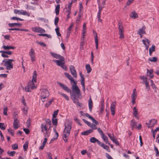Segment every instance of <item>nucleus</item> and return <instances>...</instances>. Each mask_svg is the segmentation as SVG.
<instances>
[{"label": "nucleus", "mask_w": 159, "mask_h": 159, "mask_svg": "<svg viewBox=\"0 0 159 159\" xmlns=\"http://www.w3.org/2000/svg\"><path fill=\"white\" fill-rule=\"evenodd\" d=\"M101 146L104 149L106 150L107 152H110V150L108 146L104 143H102Z\"/></svg>", "instance_id": "28"}, {"label": "nucleus", "mask_w": 159, "mask_h": 159, "mask_svg": "<svg viewBox=\"0 0 159 159\" xmlns=\"http://www.w3.org/2000/svg\"><path fill=\"white\" fill-rule=\"evenodd\" d=\"M118 26L119 33L120 35L119 38L120 39H123L124 38L123 34L124 28L122 25V21L119 20L118 24Z\"/></svg>", "instance_id": "8"}, {"label": "nucleus", "mask_w": 159, "mask_h": 159, "mask_svg": "<svg viewBox=\"0 0 159 159\" xmlns=\"http://www.w3.org/2000/svg\"><path fill=\"white\" fill-rule=\"evenodd\" d=\"M85 68L86 70H87V73H90L92 70V69L90 67V65L89 64H88L86 65Z\"/></svg>", "instance_id": "30"}, {"label": "nucleus", "mask_w": 159, "mask_h": 159, "mask_svg": "<svg viewBox=\"0 0 159 159\" xmlns=\"http://www.w3.org/2000/svg\"><path fill=\"white\" fill-rule=\"evenodd\" d=\"M8 133L11 134L12 136H13L14 133V130H12L11 128H9L7 129Z\"/></svg>", "instance_id": "36"}, {"label": "nucleus", "mask_w": 159, "mask_h": 159, "mask_svg": "<svg viewBox=\"0 0 159 159\" xmlns=\"http://www.w3.org/2000/svg\"><path fill=\"white\" fill-rule=\"evenodd\" d=\"M53 101V99H52L50 101H49L48 103H47L45 104V106L47 107H48L49 105H51V104L52 103V102Z\"/></svg>", "instance_id": "45"}, {"label": "nucleus", "mask_w": 159, "mask_h": 159, "mask_svg": "<svg viewBox=\"0 0 159 159\" xmlns=\"http://www.w3.org/2000/svg\"><path fill=\"white\" fill-rule=\"evenodd\" d=\"M153 72V70H152L151 69L150 70H148V69H147V76L151 78H152L154 76V75L152 74Z\"/></svg>", "instance_id": "20"}, {"label": "nucleus", "mask_w": 159, "mask_h": 159, "mask_svg": "<svg viewBox=\"0 0 159 159\" xmlns=\"http://www.w3.org/2000/svg\"><path fill=\"white\" fill-rule=\"evenodd\" d=\"M140 78L141 80H143V82H142L143 84H145L146 82V80H147V77H145L144 76H140Z\"/></svg>", "instance_id": "38"}, {"label": "nucleus", "mask_w": 159, "mask_h": 159, "mask_svg": "<svg viewBox=\"0 0 159 159\" xmlns=\"http://www.w3.org/2000/svg\"><path fill=\"white\" fill-rule=\"evenodd\" d=\"M7 109L8 108L7 107H4L3 111V114L4 115L7 116L8 115L7 113Z\"/></svg>", "instance_id": "39"}, {"label": "nucleus", "mask_w": 159, "mask_h": 159, "mask_svg": "<svg viewBox=\"0 0 159 159\" xmlns=\"http://www.w3.org/2000/svg\"><path fill=\"white\" fill-rule=\"evenodd\" d=\"M92 101L90 97L89 100V107L90 111H91L93 107Z\"/></svg>", "instance_id": "22"}, {"label": "nucleus", "mask_w": 159, "mask_h": 159, "mask_svg": "<svg viewBox=\"0 0 159 159\" xmlns=\"http://www.w3.org/2000/svg\"><path fill=\"white\" fill-rule=\"evenodd\" d=\"M157 120L155 119H152L149 121V123L148 124V127L149 128L150 127H153L155 125L157 124Z\"/></svg>", "instance_id": "15"}, {"label": "nucleus", "mask_w": 159, "mask_h": 159, "mask_svg": "<svg viewBox=\"0 0 159 159\" xmlns=\"http://www.w3.org/2000/svg\"><path fill=\"white\" fill-rule=\"evenodd\" d=\"M65 128L63 132V139L65 143L67 142L68 137L69 136L71 129V124L70 122L67 121L65 125Z\"/></svg>", "instance_id": "1"}, {"label": "nucleus", "mask_w": 159, "mask_h": 159, "mask_svg": "<svg viewBox=\"0 0 159 159\" xmlns=\"http://www.w3.org/2000/svg\"><path fill=\"white\" fill-rule=\"evenodd\" d=\"M16 152L15 151H11L10 152H9V151H8L7 152V154L8 155H9L10 156H13L15 154Z\"/></svg>", "instance_id": "44"}, {"label": "nucleus", "mask_w": 159, "mask_h": 159, "mask_svg": "<svg viewBox=\"0 0 159 159\" xmlns=\"http://www.w3.org/2000/svg\"><path fill=\"white\" fill-rule=\"evenodd\" d=\"M14 13L16 14H18L20 15H26L28 16H30V14L27 12L25 11L24 10H19L17 9H14Z\"/></svg>", "instance_id": "9"}, {"label": "nucleus", "mask_w": 159, "mask_h": 159, "mask_svg": "<svg viewBox=\"0 0 159 159\" xmlns=\"http://www.w3.org/2000/svg\"><path fill=\"white\" fill-rule=\"evenodd\" d=\"M145 40H142V41L145 46H146L147 45L146 43V42H147L148 44H149L150 43V41L147 39L145 38Z\"/></svg>", "instance_id": "35"}, {"label": "nucleus", "mask_w": 159, "mask_h": 159, "mask_svg": "<svg viewBox=\"0 0 159 159\" xmlns=\"http://www.w3.org/2000/svg\"><path fill=\"white\" fill-rule=\"evenodd\" d=\"M89 133L88 131V130L84 131V132H82L81 133V135H87Z\"/></svg>", "instance_id": "60"}, {"label": "nucleus", "mask_w": 159, "mask_h": 159, "mask_svg": "<svg viewBox=\"0 0 159 159\" xmlns=\"http://www.w3.org/2000/svg\"><path fill=\"white\" fill-rule=\"evenodd\" d=\"M29 54L30 56L31 60L32 61H34L35 60V53L34 50L31 48L30 52L29 53Z\"/></svg>", "instance_id": "11"}, {"label": "nucleus", "mask_w": 159, "mask_h": 159, "mask_svg": "<svg viewBox=\"0 0 159 159\" xmlns=\"http://www.w3.org/2000/svg\"><path fill=\"white\" fill-rule=\"evenodd\" d=\"M58 93L61 95L62 97L64 98L67 101H68L69 100V97L65 94L63 93L62 92H58Z\"/></svg>", "instance_id": "27"}, {"label": "nucleus", "mask_w": 159, "mask_h": 159, "mask_svg": "<svg viewBox=\"0 0 159 159\" xmlns=\"http://www.w3.org/2000/svg\"><path fill=\"white\" fill-rule=\"evenodd\" d=\"M31 120L30 119H29L26 122L27 126L28 127H29L30 125Z\"/></svg>", "instance_id": "55"}, {"label": "nucleus", "mask_w": 159, "mask_h": 159, "mask_svg": "<svg viewBox=\"0 0 159 159\" xmlns=\"http://www.w3.org/2000/svg\"><path fill=\"white\" fill-rule=\"evenodd\" d=\"M29 143L28 141H26L25 142V144L23 145V149L24 150V151H26L27 150L28 148Z\"/></svg>", "instance_id": "37"}, {"label": "nucleus", "mask_w": 159, "mask_h": 159, "mask_svg": "<svg viewBox=\"0 0 159 159\" xmlns=\"http://www.w3.org/2000/svg\"><path fill=\"white\" fill-rule=\"evenodd\" d=\"M64 74L66 77L69 80L71 81L74 78L71 76V75L67 73H65Z\"/></svg>", "instance_id": "31"}, {"label": "nucleus", "mask_w": 159, "mask_h": 159, "mask_svg": "<svg viewBox=\"0 0 159 159\" xmlns=\"http://www.w3.org/2000/svg\"><path fill=\"white\" fill-rule=\"evenodd\" d=\"M91 120L92 122L94 124V125H97L98 124V122L93 117Z\"/></svg>", "instance_id": "57"}, {"label": "nucleus", "mask_w": 159, "mask_h": 159, "mask_svg": "<svg viewBox=\"0 0 159 159\" xmlns=\"http://www.w3.org/2000/svg\"><path fill=\"white\" fill-rule=\"evenodd\" d=\"M95 38V41L96 44V48L97 49H98V38L97 35V33H96V35L94 37Z\"/></svg>", "instance_id": "26"}, {"label": "nucleus", "mask_w": 159, "mask_h": 159, "mask_svg": "<svg viewBox=\"0 0 159 159\" xmlns=\"http://www.w3.org/2000/svg\"><path fill=\"white\" fill-rule=\"evenodd\" d=\"M60 6V4H57L56 7L55 11L57 15H58L59 13Z\"/></svg>", "instance_id": "32"}, {"label": "nucleus", "mask_w": 159, "mask_h": 159, "mask_svg": "<svg viewBox=\"0 0 159 159\" xmlns=\"http://www.w3.org/2000/svg\"><path fill=\"white\" fill-rule=\"evenodd\" d=\"M14 60L11 59H5L2 61L4 62V66H6L7 70H10L13 68V64L12 63Z\"/></svg>", "instance_id": "5"}, {"label": "nucleus", "mask_w": 159, "mask_h": 159, "mask_svg": "<svg viewBox=\"0 0 159 159\" xmlns=\"http://www.w3.org/2000/svg\"><path fill=\"white\" fill-rule=\"evenodd\" d=\"M82 120L84 122H85L86 124L88 126H90L91 123L88 121H87V120H86L85 119H82Z\"/></svg>", "instance_id": "56"}, {"label": "nucleus", "mask_w": 159, "mask_h": 159, "mask_svg": "<svg viewBox=\"0 0 159 159\" xmlns=\"http://www.w3.org/2000/svg\"><path fill=\"white\" fill-rule=\"evenodd\" d=\"M0 128L2 130H5L6 129L3 123H0Z\"/></svg>", "instance_id": "49"}, {"label": "nucleus", "mask_w": 159, "mask_h": 159, "mask_svg": "<svg viewBox=\"0 0 159 159\" xmlns=\"http://www.w3.org/2000/svg\"><path fill=\"white\" fill-rule=\"evenodd\" d=\"M41 129H43L45 131L47 130L48 127L46 125V124L44 125V124H42L41 126Z\"/></svg>", "instance_id": "43"}, {"label": "nucleus", "mask_w": 159, "mask_h": 159, "mask_svg": "<svg viewBox=\"0 0 159 159\" xmlns=\"http://www.w3.org/2000/svg\"><path fill=\"white\" fill-rule=\"evenodd\" d=\"M8 25L10 27H13L15 26H17L19 27H21L22 25V24L20 23H9Z\"/></svg>", "instance_id": "24"}, {"label": "nucleus", "mask_w": 159, "mask_h": 159, "mask_svg": "<svg viewBox=\"0 0 159 159\" xmlns=\"http://www.w3.org/2000/svg\"><path fill=\"white\" fill-rule=\"evenodd\" d=\"M130 17L134 19H135L138 18V16L136 12L135 11H133L131 13Z\"/></svg>", "instance_id": "21"}, {"label": "nucleus", "mask_w": 159, "mask_h": 159, "mask_svg": "<svg viewBox=\"0 0 159 159\" xmlns=\"http://www.w3.org/2000/svg\"><path fill=\"white\" fill-rule=\"evenodd\" d=\"M145 84L146 85V89H148V90H149L150 89V87L148 84V82L147 80H146V82Z\"/></svg>", "instance_id": "58"}, {"label": "nucleus", "mask_w": 159, "mask_h": 159, "mask_svg": "<svg viewBox=\"0 0 159 159\" xmlns=\"http://www.w3.org/2000/svg\"><path fill=\"white\" fill-rule=\"evenodd\" d=\"M57 84L59 86L61 87L64 90L67 92L70 93V96L72 100L74 102L76 103V102L75 100L77 99V97L75 95L74 92H71V91L70 89H69L65 85L60 82H57Z\"/></svg>", "instance_id": "2"}, {"label": "nucleus", "mask_w": 159, "mask_h": 159, "mask_svg": "<svg viewBox=\"0 0 159 159\" xmlns=\"http://www.w3.org/2000/svg\"><path fill=\"white\" fill-rule=\"evenodd\" d=\"M2 47L5 50H8L10 49H14L15 48V47L8 45L6 46L5 45H3Z\"/></svg>", "instance_id": "25"}, {"label": "nucleus", "mask_w": 159, "mask_h": 159, "mask_svg": "<svg viewBox=\"0 0 159 159\" xmlns=\"http://www.w3.org/2000/svg\"><path fill=\"white\" fill-rule=\"evenodd\" d=\"M19 121L17 119V118H14V122L13 123V126L14 128L15 129H17L19 128Z\"/></svg>", "instance_id": "14"}, {"label": "nucleus", "mask_w": 159, "mask_h": 159, "mask_svg": "<svg viewBox=\"0 0 159 159\" xmlns=\"http://www.w3.org/2000/svg\"><path fill=\"white\" fill-rule=\"evenodd\" d=\"M85 116L86 117H88L90 119V120H92V119L93 118V117L91 116L88 113H86L85 114Z\"/></svg>", "instance_id": "61"}, {"label": "nucleus", "mask_w": 159, "mask_h": 159, "mask_svg": "<svg viewBox=\"0 0 159 159\" xmlns=\"http://www.w3.org/2000/svg\"><path fill=\"white\" fill-rule=\"evenodd\" d=\"M59 19L58 17H56L55 18V21H54V24L57 26L59 21Z\"/></svg>", "instance_id": "50"}, {"label": "nucleus", "mask_w": 159, "mask_h": 159, "mask_svg": "<svg viewBox=\"0 0 159 159\" xmlns=\"http://www.w3.org/2000/svg\"><path fill=\"white\" fill-rule=\"evenodd\" d=\"M70 73L73 75V76L75 78H76L77 75L76 71L75 69V67L73 66H70Z\"/></svg>", "instance_id": "12"}, {"label": "nucleus", "mask_w": 159, "mask_h": 159, "mask_svg": "<svg viewBox=\"0 0 159 159\" xmlns=\"http://www.w3.org/2000/svg\"><path fill=\"white\" fill-rule=\"evenodd\" d=\"M108 135L111 140L115 138L113 134H111L110 133H108Z\"/></svg>", "instance_id": "53"}, {"label": "nucleus", "mask_w": 159, "mask_h": 159, "mask_svg": "<svg viewBox=\"0 0 159 159\" xmlns=\"http://www.w3.org/2000/svg\"><path fill=\"white\" fill-rule=\"evenodd\" d=\"M52 123L53 125L57 126V118H53L52 119Z\"/></svg>", "instance_id": "34"}, {"label": "nucleus", "mask_w": 159, "mask_h": 159, "mask_svg": "<svg viewBox=\"0 0 159 159\" xmlns=\"http://www.w3.org/2000/svg\"><path fill=\"white\" fill-rule=\"evenodd\" d=\"M73 24H71L70 25V26L67 29V32L71 33V29L73 27Z\"/></svg>", "instance_id": "51"}, {"label": "nucleus", "mask_w": 159, "mask_h": 159, "mask_svg": "<svg viewBox=\"0 0 159 159\" xmlns=\"http://www.w3.org/2000/svg\"><path fill=\"white\" fill-rule=\"evenodd\" d=\"M97 139L95 137H92L90 139V142L93 143H95L96 142Z\"/></svg>", "instance_id": "40"}, {"label": "nucleus", "mask_w": 159, "mask_h": 159, "mask_svg": "<svg viewBox=\"0 0 159 159\" xmlns=\"http://www.w3.org/2000/svg\"><path fill=\"white\" fill-rule=\"evenodd\" d=\"M137 122L135 121V120H131L130 123V125H131L132 129L133 130L134 129L136 125Z\"/></svg>", "instance_id": "23"}, {"label": "nucleus", "mask_w": 159, "mask_h": 159, "mask_svg": "<svg viewBox=\"0 0 159 159\" xmlns=\"http://www.w3.org/2000/svg\"><path fill=\"white\" fill-rule=\"evenodd\" d=\"M96 125H94L93 124H91V123L90 126H89L92 129H97Z\"/></svg>", "instance_id": "48"}, {"label": "nucleus", "mask_w": 159, "mask_h": 159, "mask_svg": "<svg viewBox=\"0 0 159 159\" xmlns=\"http://www.w3.org/2000/svg\"><path fill=\"white\" fill-rule=\"evenodd\" d=\"M106 155L107 158L108 159H113L111 156L108 153H106Z\"/></svg>", "instance_id": "64"}, {"label": "nucleus", "mask_w": 159, "mask_h": 159, "mask_svg": "<svg viewBox=\"0 0 159 159\" xmlns=\"http://www.w3.org/2000/svg\"><path fill=\"white\" fill-rule=\"evenodd\" d=\"M12 148L13 149V150H16V149H17L18 148V145L15 143L13 145H12Z\"/></svg>", "instance_id": "52"}, {"label": "nucleus", "mask_w": 159, "mask_h": 159, "mask_svg": "<svg viewBox=\"0 0 159 159\" xmlns=\"http://www.w3.org/2000/svg\"><path fill=\"white\" fill-rule=\"evenodd\" d=\"M25 90L26 92H30L31 90L29 88L28 86H26L25 87Z\"/></svg>", "instance_id": "59"}, {"label": "nucleus", "mask_w": 159, "mask_h": 159, "mask_svg": "<svg viewBox=\"0 0 159 159\" xmlns=\"http://www.w3.org/2000/svg\"><path fill=\"white\" fill-rule=\"evenodd\" d=\"M32 30L34 32L40 33H45V31L44 29L38 27H34L32 28Z\"/></svg>", "instance_id": "10"}, {"label": "nucleus", "mask_w": 159, "mask_h": 159, "mask_svg": "<svg viewBox=\"0 0 159 159\" xmlns=\"http://www.w3.org/2000/svg\"><path fill=\"white\" fill-rule=\"evenodd\" d=\"M136 90L135 89H134L133 90V93L131 96L132 98L131 102L132 103V105H134L135 103V100L137 97V94L136 93L135 91Z\"/></svg>", "instance_id": "13"}, {"label": "nucleus", "mask_w": 159, "mask_h": 159, "mask_svg": "<svg viewBox=\"0 0 159 159\" xmlns=\"http://www.w3.org/2000/svg\"><path fill=\"white\" fill-rule=\"evenodd\" d=\"M37 75V74L36 71L35 70L33 74L32 81L29 83L28 85H27L31 90L36 88V87L34 86V82L35 83L36 82Z\"/></svg>", "instance_id": "4"}, {"label": "nucleus", "mask_w": 159, "mask_h": 159, "mask_svg": "<svg viewBox=\"0 0 159 159\" xmlns=\"http://www.w3.org/2000/svg\"><path fill=\"white\" fill-rule=\"evenodd\" d=\"M49 93L47 90L46 89H43L41 92L40 97L41 99L43 102H44L45 101L46 98L49 96Z\"/></svg>", "instance_id": "7"}, {"label": "nucleus", "mask_w": 159, "mask_h": 159, "mask_svg": "<svg viewBox=\"0 0 159 159\" xmlns=\"http://www.w3.org/2000/svg\"><path fill=\"white\" fill-rule=\"evenodd\" d=\"M146 29V27L145 26H143L142 27L141 29H139L137 34L139 35H140L141 34H145L146 32L145 30Z\"/></svg>", "instance_id": "17"}, {"label": "nucleus", "mask_w": 159, "mask_h": 159, "mask_svg": "<svg viewBox=\"0 0 159 159\" xmlns=\"http://www.w3.org/2000/svg\"><path fill=\"white\" fill-rule=\"evenodd\" d=\"M59 59L60 60H53V61L54 62L56 63L58 66L61 67L64 70H67V67L65 65V61L64 58L63 57Z\"/></svg>", "instance_id": "3"}, {"label": "nucleus", "mask_w": 159, "mask_h": 159, "mask_svg": "<svg viewBox=\"0 0 159 159\" xmlns=\"http://www.w3.org/2000/svg\"><path fill=\"white\" fill-rule=\"evenodd\" d=\"M134 0H128L126 4V6H129V5L132 3Z\"/></svg>", "instance_id": "54"}, {"label": "nucleus", "mask_w": 159, "mask_h": 159, "mask_svg": "<svg viewBox=\"0 0 159 159\" xmlns=\"http://www.w3.org/2000/svg\"><path fill=\"white\" fill-rule=\"evenodd\" d=\"M154 149L156 152L155 156H159V152L158 148L156 146H155Z\"/></svg>", "instance_id": "46"}, {"label": "nucleus", "mask_w": 159, "mask_h": 159, "mask_svg": "<svg viewBox=\"0 0 159 159\" xmlns=\"http://www.w3.org/2000/svg\"><path fill=\"white\" fill-rule=\"evenodd\" d=\"M46 124H48L49 125H51V121L49 119H46L45 120Z\"/></svg>", "instance_id": "62"}, {"label": "nucleus", "mask_w": 159, "mask_h": 159, "mask_svg": "<svg viewBox=\"0 0 159 159\" xmlns=\"http://www.w3.org/2000/svg\"><path fill=\"white\" fill-rule=\"evenodd\" d=\"M148 60L151 62H156L157 61V58L156 57H153L152 58H150L148 59Z\"/></svg>", "instance_id": "33"}, {"label": "nucleus", "mask_w": 159, "mask_h": 159, "mask_svg": "<svg viewBox=\"0 0 159 159\" xmlns=\"http://www.w3.org/2000/svg\"><path fill=\"white\" fill-rule=\"evenodd\" d=\"M98 130L99 133L101 134V136H102L103 134H104L103 132L100 129V128H98Z\"/></svg>", "instance_id": "63"}, {"label": "nucleus", "mask_w": 159, "mask_h": 159, "mask_svg": "<svg viewBox=\"0 0 159 159\" xmlns=\"http://www.w3.org/2000/svg\"><path fill=\"white\" fill-rule=\"evenodd\" d=\"M55 31L57 35L58 36H60L61 34L59 31V28L58 26L55 29Z\"/></svg>", "instance_id": "42"}, {"label": "nucleus", "mask_w": 159, "mask_h": 159, "mask_svg": "<svg viewBox=\"0 0 159 159\" xmlns=\"http://www.w3.org/2000/svg\"><path fill=\"white\" fill-rule=\"evenodd\" d=\"M70 83L72 86V89L73 91V92H74L75 95L78 96L80 93V90L77 85V82L75 81L73 79L70 81Z\"/></svg>", "instance_id": "6"}, {"label": "nucleus", "mask_w": 159, "mask_h": 159, "mask_svg": "<svg viewBox=\"0 0 159 159\" xmlns=\"http://www.w3.org/2000/svg\"><path fill=\"white\" fill-rule=\"evenodd\" d=\"M50 54L52 56L57 59H60L63 57L61 56L60 55L54 53L52 52H50Z\"/></svg>", "instance_id": "19"}, {"label": "nucleus", "mask_w": 159, "mask_h": 159, "mask_svg": "<svg viewBox=\"0 0 159 159\" xmlns=\"http://www.w3.org/2000/svg\"><path fill=\"white\" fill-rule=\"evenodd\" d=\"M58 110H57L56 111H54L52 116V117H53V118H55L56 117H57V114L58 113Z\"/></svg>", "instance_id": "47"}, {"label": "nucleus", "mask_w": 159, "mask_h": 159, "mask_svg": "<svg viewBox=\"0 0 159 159\" xmlns=\"http://www.w3.org/2000/svg\"><path fill=\"white\" fill-rule=\"evenodd\" d=\"M138 114V111L136 107H134L133 108V115L137 119H139V117L137 116Z\"/></svg>", "instance_id": "18"}, {"label": "nucleus", "mask_w": 159, "mask_h": 159, "mask_svg": "<svg viewBox=\"0 0 159 159\" xmlns=\"http://www.w3.org/2000/svg\"><path fill=\"white\" fill-rule=\"evenodd\" d=\"M101 137L106 143L109 144V143L108 142V138L104 134L101 136Z\"/></svg>", "instance_id": "29"}, {"label": "nucleus", "mask_w": 159, "mask_h": 159, "mask_svg": "<svg viewBox=\"0 0 159 159\" xmlns=\"http://www.w3.org/2000/svg\"><path fill=\"white\" fill-rule=\"evenodd\" d=\"M112 141L113 142L115 143L116 145H119V143L118 141L117 140L116 138V137H115L113 139H112Z\"/></svg>", "instance_id": "41"}, {"label": "nucleus", "mask_w": 159, "mask_h": 159, "mask_svg": "<svg viewBox=\"0 0 159 159\" xmlns=\"http://www.w3.org/2000/svg\"><path fill=\"white\" fill-rule=\"evenodd\" d=\"M116 102H113L111 104V110L112 115H114L115 113V110L116 107Z\"/></svg>", "instance_id": "16"}]
</instances>
